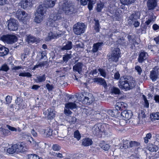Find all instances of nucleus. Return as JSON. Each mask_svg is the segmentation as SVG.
I'll use <instances>...</instances> for the list:
<instances>
[{
  "label": "nucleus",
  "instance_id": "obj_1",
  "mask_svg": "<svg viewBox=\"0 0 159 159\" xmlns=\"http://www.w3.org/2000/svg\"><path fill=\"white\" fill-rule=\"evenodd\" d=\"M110 126L107 124L99 123L96 124L92 128L93 134L98 137L108 136L110 132Z\"/></svg>",
  "mask_w": 159,
  "mask_h": 159
},
{
  "label": "nucleus",
  "instance_id": "obj_2",
  "mask_svg": "<svg viewBox=\"0 0 159 159\" xmlns=\"http://www.w3.org/2000/svg\"><path fill=\"white\" fill-rule=\"evenodd\" d=\"M49 21L50 22V26L52 28H56L57 30L60 23L61 21L63 22L62 23L63 25H64L65 27L67 25L66 23L67 20H64L63 18L62 17L61 14L59 13H53L51 14L49 17Z\"/></svg>",
  "mask_w": 159,
  "mask_h": 159
},
{
  "label": "nucleus",
  "instance_id": "obj_3",
  "mask_svg": "<svg viewBox=\"0 0 159 159\" xmlns=\"http://www.w3.org/2000/svg\"><path fill=\"white\" fill-rule=\"evenodd\" d=\"M47 8L44 4L40 5L38 7L35 13V17L34 20L37 23H39L43 20L46 15Z\"/></svg>",
  "mask_w": 159,
  "mask_h": 159
},
{
  "label": "nucleus",
  "instance_id": "obj_4",
  "mask_svg": "<svg viewBox=\"0 0 159 159\" xmlns=\"http://www.w3.org/2000/svg\"><path fill=\"white\" fill-rule=\"evenodd\" d=\"M65 14L67 15H70L75 12V10L74 6L72 3L67 2H64L60 6Z\"/></svg>",
  "mask_w": 159,
  "mask_h": 159
},
{
  "label": "nucleus",
  "instance_id": "obj_5",
  "mask_svg": "<svg viewBox=\"0 0 159 159\" xmlns=\"http://www.w3.org/2000/svg\"><path fill=\"white\" fill-rule=\"evenodd\" d=\"M128 79L124 77H121L119 80V82L118 84L119 87L120 89H126L128 88V89H130L133 88V87L135 86V81L133 80L132 83L133 84H129Z\"/></svg>",
  "mask_w": 159,
  "mask_h": 159
},
{
  "label": "nucleus",
  "instance_id": "obj_6",
  "mask_svg": "<svg viewBox=\"0 0 159 159\" xmlns=\"http://www.w3.org/2000/svg\"><path fill=\"white\" fill-rule=\"evenodd\" d=\"M86 28V26L84 23L77 22L73 25V32L77 35H80L84 33Z\"/></svg>",
  "mask_w": 159,
  "mask_h": 159
},
{
  "label": "nucleus",
  "instance_id": "obj_7",
  "mask_svg": "<svg viewBox=\"0 0 159 159\" xmlns=\"http://www.w3.org/2000/svg\"><path fill=\"white\" fill-rule=\"evenodd\" d=\"M1 39L7 43L11 44L16 42L17 39L16 36L12 34L3 35L1 37Z\"/></svg>",
  "mask_w": 159,
  "mask_h": 159
},
{
  "label": "nucleus",
  "instance_id": "obj_8",
  "mask_svg": "<svg viewBox=\"0 0 159 159\" xmlns=\"http://www.w3.org/2000/svg\"><path fill=\"white\" fill-rule=\"evenodd\" d=\"M16 16L18 19L22 21H26L30 18L29 16L25 11L21 10L17 11Z\"/></svg>",
  "mask_w": 159,
  "mask_h": 159
},
{
  "label": "nucleus",
  "instance_id": "obj_9",
  "mask_svg": "<svg viewBox=\"0 0 159 159\" xmlns=\"http://www.w3.org/2000/svg\"><path fill=\"white\" fill-rule=\"evenodd\" d=\"M43 114L45 116L47 119L51 120L55 117L56 111L53 108H50L46 110L43 111Z\"/></svg>",
  "mask_w": 159,
  "mask_h": 159
},
{
  "label": "nucleus",
  "instance_id": "obj_10",
  "mask_svg": "<svg viewBox=\"0 0 159 159\" xmlns=\"http://www.w3.org/2000/svg\"><path fill=\"white\" fill-rule=\"evenodd\" d=\"M120 55V49L118 48H115L111 52L110 59L112 61L116 62L118 61Z\"/></svg>",
  "mask_w": 159,
  "mask_h": 159
},
{
  "label": "nucleus",
  "instance_id": "obj_11",
  "mask_svg": "<svg viewBox=\"0 0 159 159\" xmlns=\"http://www.w3.org/2000/svg\"><path fill=\"white\" fill-rule=\"evenodd\" d=\"M8 28L10 30L16 31L18 29V21L14 19H11L8 20Z\"/></svg>",
  "mask_w": 159,
  "mask_h": 159
},
{
  "label": "nucleus",
  "instance_id": "obj_12",
  "mask_svg": "<svg viewBox=\"0 0 159 159\" xmlns=\"http://www.w3.org/2000/svg\"><path fill=\"white\" fill-rule=\"evenodd\" d=\"M93 80L94 83H97L98 84L102 86L105 89L107 88V85L104 79L98 77L94 78Z\"/></svg>",
  "mask_w": 159,
  "mask_h": 159
},
{
  "label": "nucleus",
  "instance_id": "obj_13",
  "mask_svg": "<svg viewBox=\"0 0 159 159\" xmlns=\"http://www.w3.org/2000/svg\"><path fill=\"white\" fill-rule=\"evenodd\" d=\"M158 70L157 67H155L150 72V77L152 81H155L158 78L159 72Z\"/></svg>",
  "mask_w": 159,
  "mask_h": 159
},
{
  "label": "nucleus",
  "instance_id": "obj_14",
  "mask_svg": "<svg viewBox=\"0 0 159 159\" xmlns=\"http://www.w3.org/2000/svg\"><path fill=\"white\" fill-rule=\"evenodd\" d=\"M120 115L122 118L124 120H129L133 115L132 111L129 110H124L121 112Z\"/></svg>",
  "mask_w": 159,
  "mask_h": 159
},
{
  "label": "nucleus",
  "instance_id": "obj_15",
  "mask_svg": "<svg viewBox=\"0 0 159 159\" xmlns=\"http://www.w3.org/2000/svg\"><path fill=\"white\" fill-rule=\"evenodd\" d=\"M19 5L21 8L25 9L28 7H32V3L31 0H23L20 1Z\"/></svg>",
  "mask_w": 159,
  "mask_h": 159
},
{
  "label": "nucleus",
  "instance_id": "obj_16",
  "mask_svg": "<svg viewBox=\"0 0 159 159\" xmlns=\"http://www.w3.org/2000/svg\"><path fill=\"white\" fill-rule=\"evenodd\" d=\"M60 31L58 30L55 33L51 32L49 33L48 37H47V40H51L52 39H56L61 36V34Z\"/></svg>",
  "mask_w": 159,
  "mask_h": 159
},
{
  "label": "nucleus",
  "instance_id": "obj_17",
  "mask_svg": "<svg viewBox=\"0 0 159 159\" xmlns=\"http://www.w3.org/2000/svg\"><path fill=\"white\" fill-rule=\"evenodd\" d=\"M16 106L20 109H23L26 106V104L25 102L23 99L19 97L17 98V99L16 100Z\"/></svg>",
  "mask_w": 159,
  "mask_h": 159
},
{
  "label": "nucleus",
  "instance_id": "obj_18",
  "mask_svg": "<svg viewBox=\"0 0 159 159\" xmlns=\"http://www.w3.org/2000/svg\"><path fill=\"white\" fill-rule=\"evenodd\" d=\"M127 105L126 103L123 102H117L115 105V110L118 111H122L124 110L127 107Z\"/></svg>",
  "mask_w": 159,
  "mask_h": 159
},
{
  "label": "nucleus",
  "instance_id": "obj_19",
  "mask_svg": "<svg viewBox=\"0 0 159 159\" xmlns=\"http://www.w3.org/2000/svg\"><path fill=\"white\" fill-rule=\"evenodd\" d=\"M156 0H148L147 6L148 10H153L157 6Z\"/></svg>",
  "mask_w": 159,
  "mask_h": 159
},
{
  "label": "nucleus",
  "instance_id": "obj_20",
  "mask_svg": "<svg viewBox=\"0 0 159 159\" xmlns=\"http://www.w3.org/2000/svg\"><path fill=\"white\" fill-rule=\"evenodd\" d=\"M148 56V53L144 51L141 52L139 54L138 61L139 63H142L145 60Z\"/></svg>",
  "mask_w": 159,
  "mask_h": 159
},
{
  "label": "nucleus",
  "instance_id": "obj_21",
  "mask_svg": "<svg viewBox=\"0 0 159 159\" xmlns=\"http://www.w3.org/2000/svg\"><path fill=\"white\" fill-rule=\"evenodd\" d=\"M83 66V63L81 62H79L75 64L73 66V70L74 71L77 72L79 74H80L81 73L82 71Z\"/></svg>",
  "mask_w": 159,
  "mask_h": 159
},
{
  "label": "nucleus",
  "instance_id": "obj_22",
  "mask_svg": "<svg viewBox=\"0 0 159 159\" xmlns=\"http://www.w3.org/2000/svg\"><path fill=\"white\" fill-rule=\"evenodd\" d=\"M25 144H16L13 145V147L16 148V152H21L25 151L27 149L25 147Z\"/></svg>",
  "mask_w": 159,
  "mask_h": 159
},
{
  "label": "nucleus",
  "instance_id": "obj_23",
  "mask_svg": "<svg viewBox=\"0 0 159 159\" xmlns=\"http://www.w3.org/2000/svg\"><path fill=\"white\" fill-rule=\"evenodd\" d=\"M22 136L23 139H25L30 143H31L32 141H34L33 139L31 137L30 134L27 132H24L22 133Z\"/></svg>",
  "mask_w": 159,
  "mask_h": 159
},
{
  "label": "nucleus",
  "instance_id": "obj_24",
  "mask_svg": "<svg viewBox=\"0 0 159 159\" xmlns=\"http://www.w3.org/2000/svg\"><path fill=\"white\" fill-rule=\"evenodd\" d=\"M93 141L91 139L86 138L82 139V144L84 147H88L91 145Z\"/></svg>",
  "mask_w": 159,
  "mask_h": 159
},
{
  "label": "nucleus",
  "instance_id": "obj_25",
  "mask_svg": "<svg viewBox=\"0 0 159 159\" xmlns=\"http://www.w3.org/2000/svg\"><path fill=\"white\" fill-rule=\"evenodd\" d=\"M107 114L111 116L116 118L119 116L120 112L117 110L114 109L113 110H109L107 111Z\"/></svg>",
  "mask_w": 159,
  "mask_h": 159
},
{
  "label": "nucleus",
  "instance_id": "obj_26",
  "mask_svg": "<svg viewBox=\"0 0 159 159\" xmlns=\"http://www.w3.org/2000/svg\"><path fill=\"white\" fill-rule=\"evenodd\" d=\"M94 101V99L93 96L90 98L85 97L82 103L84 104L89 105L91 104Z\"/></svg>",
  "mask_w": 159,
  "mask_h": 159
},
{
  "label": "nucleus",
  "instance_id": "obj_27",
  "mask_svg": "<svg viewBox=\"0 0 159 159\" xmlns=\"http://www.w3.org/2000/svg\"><path fill=\"white\" fill-rule=\"evenodd\" d=\"M57 0H45L44 4L48 8H51L54 6Z\"/></svg>",
  "mask_w": 159,
  "mask_h": 159
},
{
  "label": "nucleus",
  "instance_id": "obj_28",
  "mask_svg": "<svg viewBox=\"0 0 159 159\" xmlns=\"http://www.w3.org/2000/svg\"><path fill=\"white\" fill-rule=\"evenodd\" d=\"M73 47V44L72 42L70 41H69L66 43V44L63 45L61 48V49L62 51L65 50H70Z\"/></svg>",
  "mask_w": 159,
  "mask_h": 159
},
{
  "label": "nucleus",
  "instance_id": "obj_29",
  "mask_svg": "<svg viewBox=\"0 0 159 159\" xmlns=\"http://www.w3.org/2000/svg\"><path fill=\"white\" fill-rule=\"evenodd\" d=\"M103 43L102 42H98L93 44L92 49L93 52H97L98 50L103 45Z\"/></svg>",
  "mask_w": 159,
  "mask_h": 159
},
{
  "label": "nucleus",
  "instance_id": "obj_30",
  "mask_svg": "<svg viewBox=\"0 0 159 159\" xmlns=\"http://www.w3.org/2000/svg\"><path fill=\"white\" fill-rule=\"evenodd\" d=\"M140 15L138 11L134 12L129 17V19L132 21H134L140 18Z\"/></svg>",
  "mask_w": 159,
  "mask_h": 159
},
{
  "label": "nucleus",
  "instance_id": "obj_31",
  "mask_svg": "<svg viewBox=\"0 0 159 159\" xmlns=\"http://www.w3.org/2000/svg\"><path fill=\"white\" fill-rule=\"evenodd\" d=\"M9 52L8 49L4 47H2L0 48V56L3 57L6 55Z\"/></svg>",
  "mask_w": 159,
  "mask_h": 159
},
{
  "label": "nucleus",
  "instance_id": "obj_32",
  "mask_svg": "<svg viewBox=\"0 0 159 159\" xmlns=\"http://www.w3.org/2000/svg\"><path fill=\"white\" fill-rule=\"evenodd\" d=\"M120 90H111V93L114 96L118 97V99L122 98L123 94L120 92Z\"/></svg>",
  "mask_w": 159,
  "mask_h": 159
},
{
  "label": "nucleus",
  "instance_id": "obj_33",
  "mask_svg": "<svg viewBox=\"0 0 159 159\" xmlns=\"http://www.w3.org/2000/svg\"><path fill=\"white\" fill-rule=\"evenodd\" d=\"M0 133L4 136H7L11 134V132L8 129H4L2 127L0 128Z\"/></svg>",
  "mask_w": 159,
  "mask_h": 159
},
{
  "label": "nucleus",
  "instance_id": "obj_34",
  "mask_svg": "<svg viewBox=\"0 0 159 159\" xmlns=\"http://www.w3.org/2000/svg\"><path fill=\"white\" fill-rule=\"evenodd\" d=\"M69 53H66V54L63 55L62 57L63 60L64 62L66 63L69 61V60L72 57V55L71 54V51H70Z\"/></svg>",
  "mask_w": 159,
  "mask_h": 159
},
{
  "label": "nucleus",
  "instance_id": "obj_35",
  "mask_svg": "<svg viewBox=\"0 0 159 159\" xmlns=\"http://www.w3.org/2000/svg\"><path fill=\"white\" fill-rule=\"evenodd\" d=\"M26 40L29 43H34L35 42H37L38 40L34 37L29 35L27 37Z\"/></svg>",
  "mask_w": 159,
  "mask_h": 159
},
{
  "label": "nucleus",
  "instance_id": "obj_36",
  "mask_svg": "<svg viewBox=\"0 0 159 159\" xmlns=\"http://www.w3.org/2000/svg\"><path fill=\"white\" fill-rule=\"evenodd\" d=\"M45 80V75L44 74L42 76H38L34 80L36 83H40L44 81Z\"/></svg>",
  "mask_w": 159,
  "mask_h": 159
},
{
  "label": "nucleus",
  "instance_id": "obj_37",
  "mask_svg": "<svg viewBox=\"0 0 159 159\" xmlns=\"http://www.w3.org/2000/svg\"><path fill=\"white\" fill-rule=\"evenodd\" d=\"M140 145V143L135 141H131L129 142V147L133 148H136ZM129 147V146H128Z\"/></svg>",
  "mask_w": 159,
  "mask_h": 159
},
{
  "label": "nucleus",
  "instance_id": "obj_38",
  "mask_svg": "<svg viewBox=\"0 0 159 159\" xmlns=\"http://www.w3.org/2000/svg\"><path fill=\"white\" fill-rule=\"evenodd\" d=\"M76 105L74 102H70L65 104V107L70 109L72 110L76 108Z\"/></svg>",
  "mask_w": 159,
  "mask_h": 159
},
{
  "label": "nucleus",
  "instance_id": "obj_39",
  "mask_svg": "<svg viewBox=\"0 0 159 159\" xmlns=\"http://www.w3.org/2000/svg\"><path fill=\"white\" fill-rule=\"evenodd\" d=\"M100 115H101V118L102 119H103L104 121H107L110 120V118L108 115L106 113V111H105V112H101V113L100 114Z\"/></svg>",
  "mask_w": 159,
  "mask_h": 159
},
{
  "label": "nucleus",
  "instance_id": "obj_40",
  "mask_svg": "<svg viewBox=\"0 0 159 159\" xmlns=\"http://www.w3.org/2000/svg\"><path fill=\"white\" fill-rule=\"evenodd\" d=\"M147 148L150 151L152 152H156L158 149L157 146L152 144L149 145Z\"/></svg>",
  "mask_w": 159,
  "mask_h": 159
},
{
  "label": "nucleus",
  "instance_id": "obj_41",
  "mask_svg": "<svg viewBox=\"0 0 159 159\" xmlns=\"http://www.w3.org/2000/svg\"><path fill=\"white\" fill-rule=\"evenodd\" d=\"M6 126L9 131L10 130L11 131L15 132L18 131L19 132H20L21 131V129L19 127L15 128L8 125H7Z\"/></svg>",
  "mask_w": 159,
  "mask_h": 159
},
{
  "label": "nucleus",
  "instance_id": "obj_42",
  "mask_svg": "<svg viewBox=\"0 0 159 159\" xmlns=\"http://www.w3.org/2000/svg\"><path fill=\"white\" fill-rule=\"evenodd\" d=\"M9 146L8 143H3L0 147V151L2 152H5L7 151V148Z\"/></svg>",
  "mask_w": 159,
  "mask_h": 159
},
{
  "label": "nucleus",
  "instance_id": "obj_43",
  "mask_svg": "<svg viewBox=\"0 0 159 159\" xmlns=\"http://www.w3.org/2000/svg\"><path fill=\"white\" fill-rule=\"evenodd\" d=\"M75 96L79 101L81 102L82 103L85 97L84 96V94L82 93H76Z\"/></svg>",
  "mask_w": 159,
  "mask_h": 159
},
{
  "label": "nucleus",
  "instance_id": "obj_44",
  "mask_svg": "<svg viewBox=\"0 0 159 159\" xmlns=\"http://www.w3.org/2000/svg\"><path fill=\"white\" fill-rule=\"evenodd\" d=\"M100 146L105 151H108L110 148L109 145L108 144H106L104 142L100 143Z\"/></svg>",
  "mask_w": 159,
  "mask_h": 159
},
{
  "label": "nucleus",
  "instance_id": "obj_45",
  "mask_svg": "<svg viewBox=\"0 0 159 159\" xmlns=\"http://www.w3.org/2000/svg\"><path fill=\"white\" fill-rule=\"evenodd\" d=\"M94 20L95 22L94 27V30L96 31L97 32H99V30L100 28L99 20H96L95 19Z\"/></svg>",
  "mask_w": 159,
  "mask_h": 159
},
{
  "label": "nucleus",
  "instance_id": "obj_46",
  "mask_svg": "<svg viewBox=\"0 0 159 159\" xmlns=\"http://www.w3.org/2000/svg\"><path fill=\"white\" fill-rule=\"evenodd\" d=\"M121 4L124 5L130 4L134 2L135 0H120Z\"/></svg>",
  "mask_w": 159,
  "mask_h": 159
},
{
  "label": "nucleus",
  "instance_id": "obj_47",
  "mask_svg": "<svg viewBox=\"0 0 159 159\" xmlns=\"http://www.w3.org/2000/svg\"><path fill=\"white\" fill-rule=\"evenodd\" d=\"M98 71H99L100 75L105 78L107 76V72L106 70L103 68H99L98 69Z\"/></svg>",
  "mask_w": 159,
  "mask_h": 159
},
{
  "label": "nucleus",
  "instance_id": "obj_48",
  "mask_svg": "<svg viewBox=\"0 0 159 159\" xmlns=\"http://www.w3.org/2000/svg\"><path fill=\"white\" fill-rule=\"evenodd\" d=\"M74 136L78 141H79L80 139L81 138V134L78 130H76L74 132Z\"/></svg>",
  "mask_w": 159,
  "mask_h": 159
},
{
  "label": "nucleus",
  "instance_id": "obj_49",
  "mask_svg": "<svg viewBox=\"0 0 159 159\" xmlns=\"http://www.w3.org/2000/svg\"><path fill=\"white\" fill-rule=\"evenodd\" d=\"M19 75L20 76L27 77H30L32 76V75L30 73L25 72V71L22 72H20Z\"/></svg>",
  "mask_w": 159,
  "mask_h": 159
},
{
  "label": "nucleus",
  "instance_id": "obj_50",
  "mask_svg": "<svg viewBox=\"0 0 159 159\" xmlns=\"http://www.w3.org/2000/svg\"><path fill=\"white\" fill-rule=\"evenodd\" d=\"M104 5L103 3H98L97 4V6L96 7V10L98 12H101L103 8Z\"/></svg>",
  "mask_w": 159,
  "mask_h": 159
},
{
  "label": "nucleus",
  "instance_id": "obj_51",
  "mask_svg": "<svg viewBox=\"0 0 159 159\" xmlns=\"http://www.w3.org/2000/svg\"><path fill=\"white\" fill-rule=\"evenodd\" d=\"M52 149L54 151H58L61 149V147L58 144H54L52 147Z\"/></svg>",
  "mask_w": 159,
  "mask_h": 159
},
{
  "label": "nucleus",
  "instance_id": "obj_52",
  "mask_svg": "<svg viewBox=\"0 0 159 159\" xmlns=\"http://www.w3.org/2000/svg\"><path fill=\"white\" fill-rule=\"evenodd\" d=\"M7 151L9 154H13L16 152V149L14 147H13V145L11 146V148H8Z\"/></svg>",
  "mask_w": 159,
  "mask_h": 159
},
{
  "label": "nucleus",
  "instance_id": "obj_53",
  "mask_svg": "<svg viewBox=\"0 0 159 159\" xmlns=\"http://www.w3.org/2000/svg\"><path fill=\"white\" fill-rule=\"evenodd\" d=\"M9 70L8 66L6 64L2 65L0 68V70L7 72Z\"/></svg>",
  "mask_w": 159,
  "mask_h": 159
},
{
  "label": "nucleus",
  "instance_id": "obj_54",
  "mask_svg": "<svg viewBox=\"0 0 159 159\" xmlns=\"http://www.w3.org/2000/svg\"><path fill=\"white\" fill-rule=\"evenodd\" d=\"M87 1L88 2V8L89 11H91L93 9V1L92 0H87Z\"/></svg>",
  "mask_w": 159,
  "mask_h": 159
},
{
  "label": "nucleus",
  "instance_id": "obj_55",
  "mask_svg": "<svg viewBox=\"0 0 159 159\" xmlns=\"http://www.w3.org/2000/svg\"><path fill=\"white\" fill-rule=\"evenodd\" d=\"M28 157V159H39V156L35 154H29Z\"/></svg>",
  "mask_w": 159,
  "mask_h": 159
},
{
  "label": "nucleus",
  "instance_id": "obj_56",
  "mask_svg": "<svg viewBox=\"0 0 159 159\" xmlns=\"http://www.w3.org/2000/svg\"><path fill=\"white\" fill-rule=\"evenodd\" d=\"M135 69L138 72V75H140L142 72V70L141 67L139 66H135Z\"/></svg>",
  "mask_w": 159,
  "mask_h": 159
},
{
  "label": "nucleus",
  "instance_id": "obj_57",
  "mask_svg": "<svg viewBox=\"0 0 159 159\" xmlns=\"http://www.w3.org/2000/svg\"><path fill=\"white\" fill-rule=\"evenodd\" d=\"M111 120V122L113 123V124L111 126L114 128L117 127L120 123V122L118 120L116 121L113 119Z\"/></svg>",
  "mask_w": 159,
  "mask_h": 159
},
{
  "label": "nucleus",
  "instance_id": "obj_58",
  "mask_svg": "<svg viewBox=\"0 0 159 159\" xmlns=\"http://www.w3.org/2000/svg\"><path fill=\"white\" fill-rule=\"evenodd\" d=\"M70 109L65 107L64 113L66 116H69L72 113V112L70 110Z\"/></svg>",
  "mask_w": 159,
  "mask_h": 159
},
{
  "label": "nucleus",
  "instance_id": "obj_59",
  "mask_svg": "<svg viewBox=\"0 0 159 159\" xmlns=\"http://www.w3.org/2000/svg\"><path fill=\"white\" fill-rule=\"evenodd\" d=\"M6 103L9 104L11 102L12 100V97L10 96H7L5 98Z\"/></svg>",
  "mask_w": 159,
  "mask_h": 159
},
{
  "label": "nucleus",
  "instance_id": "obj_60",
  "mask_svg": "<svg viewBox=\"0 0 159 159\" xmlns=\"http://www.w3.org/2000/svg\"><path fill=\"white\" fill-rule=\"evenodd\" d=\"M45 131V134L47 136H50L52 135V130L51 129L48 128Z\"/></svg>",
  "mask_w": 159,
  "mask_h": 159
},
{
  "label": "nucleus",
  "instance_id": "obj_61",
  "mask_svg": "<svg viewBox=\"0 0 159 159\" xmlns=\"http://www.w3.org/2000/svg\"><path fill=\"white\" fill-rule=\"evenodd\" d=\"M152 116L155 120H159V112H157L155 113H153L152 114Z\"/></svg>",
  "mask_w": 159,
  "mask_h": 159
},
{
  "label": "nucleus",
  "instance_id": "obj_62",
  "mask_svg": "<svg viewBox=\"0 0 159 159\" xmlns=\"http://www.w3.org/2000/svg\"><path fill=\"white\" fill-rule=\"evenodd\" d=\"M117 42L120 45H125L124 39L123 37L118 39Z\"/></svg>",
  "mask_w": 159,
  "mask_h": 159
},
{
  "label": "nucleus",
  "instance_id": "obj_63",
  "mask_svg": "<svg viewBox=\"0 0 159 159\" xmlns=\"http://www.w3.org/2000/svg\"><path fill=\"white\" fill-rule=\"evenodd\" d=\"M70 119L69 122L71 124H74L76 121V118L75 117H70L69 118Z\"/></svg>",
  "mask_w": 159,
  "mask_h": 159
},
{
  "label": "nucleus",
  "instance_id": "obj_64",
  "mask_svg": "<svg viewBox=\"0 0 159 159\" xmlns=\"http://www.w3.org/2000/svg\"><path fill=\"white\" fill-rule=\"evenodd\" d=\"M120 77V74L118 71H116L114 75V79L118 80L119 79Z\"/></svg>",
  "mask_w": 159,
  "mask_h": 159
}]
</instances>
